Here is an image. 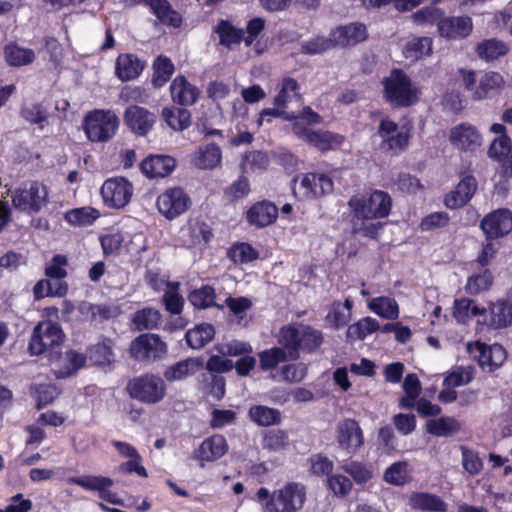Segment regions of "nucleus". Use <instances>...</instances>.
Returning a JSON list of instances; mask_svg holds the SVG:
<instances>
[{
  "instance_id": "nucleus-1",
  "label": "nucleus",
  "mask_w": 512,
  "mask_h": 512,
  "mask_svg": "<svg viewBox=\"0 0 512 512\" xmlns=\"http://www.w3.org/2000/svg\"><path fill=\"white\" fill-rule=\"evenodd\" d=\"M277 340L279 345L289 349L291 360L296 361L301 352H317L324 343V334L308 324H287L280 328Z\"/></svg>"
},
{
  "instance_id": "nucleus-2",
  "label": "nucleus",
  "mask_w": 512,
  "mask_h": 512,
  "mask_svg": "<svg viewBox=\"0 0 512 512\" xmlns=\"http://www.w3.org/2000/svg\"><path fill=\"white\" fill-rule=\"evenodd\" d=\"M382 97L393 108H408L417 104L421 91L401 68H392L381 80Z\"/></svg>"
},
{
  "instance_id": "nucleus-3",
  "label": "nucleus",
  "mask_w": 512,
  "mask_h": 512,
  "mask_svg": "<svg viewBox=\"0 0 512 512\" xmlns=\"http://www.w3.org/2000/svg\"><path fill=\"white\" fill-rule=\"evenodd\" d=\"M390 194L379 189H370L364 194H355L348 200L352 219L369 221L387 218L392 210Z\"/></svg>"
},
{
  "instance_id": "nucleus-4",
  "label": "nucleus",
  "mask_w": 512,
  "mask_h": 512,
  "mask_svg": "<svg viewBox=\"0 0 512 512\" xmlns=\"http://www.w3.org/2000/svg\"><path fill=\"white\" fill-rule=\"evenodd\" d=\"M65 340V334L58 321H39L32 330L28 342V353L31 356H40L50 352L49 360H60L62 353L55 351Z\"/></svg>"
},
{
  "instance_id": "nucleus-5",
  "label": "nucleus",
  "mask_w": 512,
  "mask_h": 512,
  "mask_svg": "<svg viewBox=\"0 0 512 512\" xmlns=\"http://www.w3.org/2000/svg\"><path fill=\"white\" fill-rule=\"evenodd\" d=\"M334 191L333 178L324 172H307L292 180L293 195L300 201L319 200Z\"/></svg>"
},
{
  "instance_id": "nucleus-6",
  "label": "nucleus",
  "mask_w": 512,
  "mask_h": 512,
  "mask_svg": "<svg viewBox=\"0 0 512 512\" xmlns=\"http://www.w3.org/2000/svg\"><path fill=\"white\" fill-rule=\"evenodd\" d=\"M119 127V119L111 110L93 109L82 120V129L86 138L93 143L111 140Z\"/></svg>"
},
{
  "instance_id": "nucleus-7",
  "label": "nucleus",
  "mask_w": 512,
  "mask_h": 512,
  "mask_svg": "<svg viewBox=\"0 0 512 512\" xmlns=\"http://www.w3.org/2000/svg\"><path fill=\"white\" fill-rule=\"evenodd\" d=\"M306 500V488L297 482H289L274 490L264 505L265 512H297Z\"/></svg>"
},
{
  "instance_id": "nucleus-8",
  "label": "nucleus",
  "mask_w": 512,
  "mask_h": 512,
  "mask_svg": "<svg viewBox=\"0 0 512 512\" xmlns=\"http://www.w3.org/2000/svg\"><path fill=\"white\" fill-rule=\"evenodd\" d=\"M167 353V343L158 334L143 333L130 342V357L144 364L162 360Z\"/></svg>"
},
{
  "instance_id": "nucleus-9",
  "label": "nucleus",
  "mask_w": 512,
  "mask_h": 512,
  "mask_svg": "<svg viewBox=\"0 0 512 512\" xmlns=\"http://www.w3.org/2000/svg\"><path fill=\"white\" fill-rule=\"evenodd\" d=\"M167 393L165 380L153 373H145L130 381V398L142 403L156 404L164 399Z\"/></svg>"
},
{
  "instance_id": "nucleus-10",
  "label": "nucleus",
  "mask_w": 512,
  "mask_h": 512,
  "mask_svg": "<svg viewBox=\"0 0 512 512\" xmlns=\"http://www.w3.org/2000/svg\"><path fill=\"white\" fill-rule=\"evenodd\" d=\"M292 132L299 139L317 148L321 152H328L339 148L345 141L341 134L331 131H315L304 125L301 121L292 123Z\"/></svg>"
},
{
  "instance_id": "nucleus-11",
  "label": "nucleus",
  "mask_w": 512,
  "mask_h": 512,
  "mask_svg": "<svg viewBox=\"0 0 512 512\" xmlns=\"http://www.w3.org/2000/svg\"><path fill=\"white\" fill-rule=\"evenodd\" d=\"M335 438L338 448L351 457L356 455L365 443L359 422L352 418H345L337 424Z\"/></svg>"
},
{
  "instance_id": "nucleus-12",
  "label": "nucleus",
  "mask_w": 512,
  "mask_h": 512,
  "mask_svg": "<svg viewBox=\"0 0 512 512\" xmlns=\"http://www.w3.org/2000/svg\"><path fill=\"white\" fill-rule=\"evenodd\" d=\"M190 204V197L181 187L167 188L156 200L159 213L170 221L184 214Z\"/></svg>"
},
{
  "instance_id": "nucleus-13",
  "label": "nucleus",
  "mask_w": 512,
  "mask_h": 512,
  "mask_svg": "<svg viewBox=\"0 0 512 512\" xmlns=\"http://www.w3.org/2000/svg\"><path fill=\"white\" fill-rule=\"evenodd\" d=\"M480 228L486 240L502 238L512 231V212L507 208L493 210L483 217Z\"/></svg>"
},
{
  "instance_id": "nucleus-14",
  "label": "nucleus",
  "mask_w": 512,
  "mask_h": 512,
  "mask_svg": "<svg viewBox=\"0 0 512 512\" xmlns=\"http://www.w3.org/2000/svg\"><path fill=\"white\" fill-rule=\"evenodd\" d=\"M449 141L459 151L474 152L482 144V135L474 125L462 122L450 129Z\"/></svg>"
},
{
  "instance_id": "nucleus-15",
  "label": "nucleus",
  "mask_w": 512,
  "mask_h": 512,
  "mask_svg": "<svg viewBox=\"0 0 512 512\" xmlns=\"http://www.w3.org/2000/svg\"><path fill=\"white\" fill-rule=\"evenodd\" d=\"M474 29L473 20L468 15L446 16L439 23L438 35L448 41L464 40Z\"/></svg>"
},
{
  "instance_id": "nucleus-16",
  "label": "nucleus",
  "mask_w": 512,
  "mask_h": 512,
  "mask_svg": "<svg viewBox=\"0 0 512 512\" xmlns=\"http://www.w3.org/2000/svg\"><path fill=\"white\" fill-rule=\"evenodd\" d=\"M228 449L226 438L221 434H213L205 438L193 451V459L200 462V467H204L206 462H215L222 458Z\"/></svg>"
},
{
  "instance_id": "nucleus-17",
  "label": "nucleus",
  "mask_w": 512,
  "mask_h": 512,
  "mask_svg": "<svg viewBox=\"0 0 512 512\" xmlns=\"http://www.w3.org/2000/svg\"><path fill=\"white\" fill-rule=\"evenodd\" d=\"M45 203L46 194L40 196V184L37 181L31 182L28 189H16L12 196L13 206L20 211L38 213Z\"/></svg>"
},
{
  "instance_id": "nucleus-18",
  "label": "nucleus",
  "mask_w": 512,
  "mask_h": 512,
  "mask_svg": "<svg viewBox=\"0 0 512 512\" xmlns=\"http://www.w3.org/2000/svg\"><path fill=\"white\" fill-rule=\"evenodd\" d=\"M101 195L107 207H125L128 204V180L125 177L107 179L101 187Z\"/></svg>"
},
{
  "instance_id": "nucleus-19",
  "label": "nucleus",
  "mask_w": 512,
  "mask_h": 512,
  "mask_svg": "<svg viewBox=\"0 0 512 512\" xmlns=\"http://www.w3.org/2000/svg\"><path fill=\"white\" fill-rule=\"evenodd\" d=\"M278 218V207L269 200H261L252 204L245 213V219L250 226L265 228Z\"/></svg>"
},
{
  "instance_id": "nucleus-20",
  "label": "nucleus",
  "mask_w": 512,
  "mask_h": 512,
  "mask_svg": "<svg viewBox=\"0 0 512 512\" xmlns=\"http://www.w3.org/2000/svg\"><path fill=\"white\" fill-rule=\"evenodd\" d=\"M484 322L494 330L510 327L512 325V302L504 298L490 302Z\"/></svg>"
},
{
  "instance_id": "nucleus-21",
  "label": "nucleus",
  "mask_w": 512,
  "mask_h": 512,
  "mask_svg": "<svg viewBox=\"0 0 512 512\" xmlns=\"http://www.w3.org/2000/svg\"><path fill=\"white\" fill-rule=\"evenodd\" d=\"M169 90L173 103L182 107L194 105L200 97L199 88L190 83L184 75H177L172 80Z\"/></svg>"
},
{
  "instance_id": "nucleus-22",
  "label": "nucleus",
  "mask_w": 512,
  "mask_h": 512,
  "mask_svg": "<svg viewBox=\"0 0 512 512\" xmlns=\"http://www.w3.org/2000/svg\"><path fill=\"white\" fill-rule=\"evenodd\" d=\"M335 46L351 47L365 41L368 38L366 25L361 22H352L339 26L330 34Z\"/></svg>"
},
{
  "instance_id": "nucleus-23",
  "label": "nucleus",
  "mask_w": 512,
  "mask_h": 512,
  "mask_svg": "<svg viewBox=\"0 0 512 512\" xmlns=\"http://www.w3.org/2000/svg\"><path fill=\"white\" fill-rule=\"evenodd\" d=\"M175 167V158L162 154L149 155L140 164L142 173L150 179L164 178L170 175Z\"/></svg>"
},
{
  "instance_id": "nucleus-24",
  "label": "nucleus",
  "mask_w": 512,
  "mask_h": 512,
  "mask_svg": "<svg viewBox=\"0 0 512 512\" xmlns=\"http://www.w3.org/2000/svg\"><path fill=\"white\" fill-rule=\"evenodd\" d=\"M477 189L474 176L466 175L444 198V204L449 209H458L465 206L473 197Z\"/></svg>"
},
{
  "instance_id": "nucleus-25",
  "label": "nucleus",
  "mask_w": 512,
  "mask_h": 512,
  "mask_svg": "<svg viewBox=\"0 0 512 512\" xmlns=\"http://www.w3.org/2000/svg\"><path fill=\"white\" fill-rule=\"evenodd\" d=\"M204 367L202 357H187L165 368L164 379L168 382L182 381L193 376Z\"/></svg>"
},
{
  "instance_id": "nucleus-26",
  "label": "nucleus",
  "mask_w": 512,
  "mask_h": 512,
  "mask_svg": "<svg viewBox=\"0 0 512 512\" xmlns=\"http://www.w3.org/2000/svg\"><path fill=\"white\" fill-rule=\"evenodd\" d=\"M222 161V150L214 142L199 145L191 157L192 164L201 170H212Z\"/></svg>"
},
{
  "instance_id": "nucleus-27",
  "label": "nucleus",
  "mask_w": 512,
  "mask_h": 512,
  "mask_svg": "<svg viewBox=\"0 0 512 512\" xmlns=\"http://www.w3.org/2000/svg\"><path fill=\"white\" fill-rule=\"evenodd\" d=\"M478 364L485 372H494L506 361V350L500 344H479Z\"/></svg>"
},
{
  "instance_id": "nucleus-28",
  "label": "nucleus",
  "mask_w": 512,
  "mask_h": 512,
  "mask_svg": "<svg viewBox=\"0 0 512 512\" xmlns=\"http://www.w3.org/2000/svg\"><path fill=\"white\" fill-rule=\"evenodd\" d=\"M341 469L348 475L353 484L355 483L361 488L366 487L374 478V466L369 462L359 460L344 461Z\"/></svg>"
},
{
  "instance_id": "nucleus-29",
  "label": "nucleus",
  "mask_w": 512,
  "mask_h": 512,
  "mask_svg": "<svg viewBox=\"0 0 512 512\" xmlns=\"http://www.w3.org/2000/svg\"><path fill=\"white\" fill-rule=\"evenodd\" d=\"M145 6L149 7L151 13L163 25L173 28H179L182 25L183 19L181 14L173 9L168 0H148Z\"/></svg>"
},
{
  "instance_id": "nucleus-30",
  "label": "nucleus",
  "mask_w": 512,
  "mask_h": 512,
  "mask_svg": "<svg viewBox=\"0 0 512 512\" xmlns=\"http://www.w3.org/2000/svg\"><path fill=\"white\" fill-rule=\"evenodd\" d=\"M510 51L508 43L498 38L484 39L476 44L475 53L486 62H493L506 56Z\"/></svg>"
},
{
  "instance_id": "nucleus-31",
  "label": "nucleus",
  "mask_w": 512,
  "mask_h": 512,
  "mask_svg": "<svg viewBox=\"0 0 512 512\" xmlns=\"http://www.w3.org/2000/svg\"><path fill=\"white\" fill-rule=\"evenodd\" d=\"M152 70L151 85L154 89H160L172 78L175 65L168 56L160 54L153 60Z\"/></svg>"
},
{
  "instance_id": "nucleus-32",
  "label": "nucleus",
  "mask_w": 512,
  "mask_h": 512,
  "mask_svg": "<svg viewBox=\"0 0 512 512\" xmlns=\"http://www.w3.org/2000/svg\"><path fill=\"white\" fill-rule=\"evenodd\" d=\"M219 38V45L231 48L233 45H240L244 42V29L237 28L227 19H220L213 29Z\"/></svg>"
},
{
  "instance_id": "nucleus-33",
  "label": "nucleus",
  "mask_w": 512,
  "mask_h": 512,
  "mask_svg": "<svg viewBox=\"0 0 512 512\" xmlns=\"http://www.w3.org/2000/svg\"><path fill=\"white\" fill-rule=\"evenodd\" d=\"M87 357L84 353L70 349L65 352L63 362L54 369L57 379H65L76 374L86 364Z\"/></svg>"
},
{
  "instance_id": "nucleus-34",
  "label": "nucleus",
  "mask_w": 512,
  "mask_h": 512,
  "mask_svg": "<svg viewBox=\"0 0 512 512\" xmlns=\"http://www.w3.org/2000/svg\"><path fill=\"white\" fill-rule=\"evenodd\" d=\"M249 419L258 426L269 427L282 421L281 411L265 405H252L248 410Z\"/></svg>"
},
{
  "instance_id": "nucleus-35",
  "label": "nucleus",
  "mask_w": 512,
  "mask_h": 512,
  "mask_svg": "<svg viewBox=\"0 0 512 512\" xmlns=\"http://www.w3.org/2000/svg\"><path fill=\"white\" fill-rule=\"evenodd\" d=\"M259 368L262 371H269L277 368L280 363L292 361L289 349L283 346H273L258 352Z\"/></svg>"
},
{
  "instance_id": "nucleus-36",
  "label": "nucleus",
  "mask_w": 512,
  "mask_h": 512,
  "mask_svg": "<svg viewBox=\"0 0 512 512\" xmlns=\"http://www.w3.org/2000/svg\"><path fill=\"white\" fill-rule=\"evenodd\" d=\"M155 115L146 108L130 106V129L140 136L146 135L155 123Z\"/></svg>"
},
{
  "instance_id": "nucleus-37",
  "label": "nucleus",
  "mask_w": 512,
  "mask_h": 512,
  "mask_svg": "<svg viewBox=\"0 0 512 512\" xmlns=\"http://www.w3.org/2000/svg\"><path fill=\"white\" fill-rule=\"evenodd\" d=\"M162 117L174 131H183L191 125V112L186 107H164Z\"/></svg>"
},
{
  "instance_id": "nucleus-38",
  "label": "nucleus",
  "mask_w": 512,
  "mask_h": 512,
  "mask_svg": "<svg viewBox=\"0 0 512 512\" xmlns=\"http://www.w3.org/2000/svg\"><path fill=\"white\" fill-rule=\"evenodd\" d=\"M214 326L210 323H201L185 333L187 345L192 349H201L213 340Z\"/></svg>"
},
{
  "instance_id": "nucleus-39",
  "label": "nucleus",
  "mask_w": 512,
  "mask_h": 512,
  "mask_svg": "<svg viewBox=\"0 0 512 512\" xmlns=\"http://www.w3.org/2000/svg\"><path fill=\"white\" fill-rule=\"evenodd\" d=\"M433 39L428 36H416L406 42L403 54L405 58L419 60L432 54Z\"/></svg>"
},
{
  "instance_id": "nucleus-40",
  "label": "nucleus",
  "mask_w": 512,
  "mask_h": 512,
  "mask_svg": "<svg viewBox=\"0 0 512 512\" xmlns=\"http://www.w3.org/2000/svg\"><path fill=\"white\" fill-rule=\"evenodd\" d=\"M504 84V78L500 73L495 71L486 72L481 76L473 96L475 99H485L490 94L501 90Z\"/></svg>"
},
{
  "instance_id": "nucleus-41",
  "label": "nucleus",
  "mask_w": 512,
  "mask_h": 512,
  "mask_svg": "<svg viewBox=\"0 0 512 512\" xmlns=\"http://www.w3.org/2000/svg\"><path fill=\"white\" fill-rule=\"evenodd\" d=\"M445 11L442 8L434 5L424 6L417 11L413 12L410 16L412 23L417 26H436L437 33L439 32V23H441Z\"/></svg>"
},
{
  "instance_id": "nucleus-42",
  "label": "nucleus",
  "mask_w": 512,
  "mask_h": 512,
  "mask_svg": "<svg viewBox=\"0 0 512 512\" xmlns=\"http://www.w3.org/2000/svg\"><path fill=\"white\" fill-rule=\"evenodd\" d=\"M100 217V212L90 206L70 209L65 212L64 220L74 227L92 225Z\"/></svg>"
},
{
  "instance_id": "nucleus-43",
  "label": "nucleus",
  "mask_w": 512,
  "mask_h": 512,
  "mask_svg": "<svg viewBox=\"0 0 512 512\" xmlns=\"http://www.w3.org/2000/svg\"><path fill=\"white\" fill-rule=\"evenodd\" d=\"M410 505L414 509L430 512H444L446 503L437 495L427 492H415L410 496Z\"/></svg>"
},
{
  "instance_id": "nucleus-44",
  "label": "nucleus",
  "mask_w": 512,
  "mask_h": 512,
  "mask_svg": "<svg viewBox=\"0 0 512 512\" xmlns=\"http://www.w3.org/2000/svg\"><path fill=\"white\" fill-rule=\"evenodd\" d=\"M80 312L89 316L91 321H107L116 318L121 313L117 305L92 303H83L80 306Z\"/></svg>"
},
{
  "instance_id": "nucleus-45",
  "label": "nucleus",
  "mask_w": 512,
  "mask_h": 512,
  "mask_svg": "<svg viewBox=\"0 0 512 512\" xmlns=\"http://www.w3.org/2000/svg\"><path fill=\"white\" fill-rule=\"evenodd\" d=\"M379 328V322L375 318L363 317L348 327L346 337L349 341L364 340L368 335L378 331Z\"/></svg>"
},
{
  "instance_id": "nucleus-46",
  "label": "nucleus",
  "mask_w": 512,
  "mask_h": 512,
  "mask_svg": "<svg viewBox=\"0 0 512 512\" xmlns=\"http://www.w3.org/2000/svg\"><path fill=\"white\" fill-rule=\"evenodd\" d=\"M68 484L77 485L88 491H95L100 494L105 488H111L114 481L105 476L84 475L81 477H71L67 480Z\"/></svg>"
},
{
  "instance_id": "nucleus-47",
  "label": "nucleus",
  "mask_w": 512,
  "mask_h": 512,
  "mask_svg": "<svg viewBox=\"0 0 512 512\" xmlns=\"http://www.w3.org/2000/svg\"><path fill=\"white\" fill-rule=\"evenodd\" d=\"M368 307L383 319L396 320L399 317V307L394 298L375 297L369 302Z\"/></svg>"
},
{
  "instance_id": "nucleus-48",
  "label": "nucleus",
  "mask_w": 512,
  "mask_h": 512,
  "mask_svg": "<svg viewBox=\"0 0 512 512\" xmlns=\"http://www.w3.org/2000/svg\"><path fill=\"white\" fill-rule=\"evenodd\" d=\"M4 57L8 65L19 67L32 63L35 53L32 49L22 48L16 43H9L4 47Z\"/></svg>"
},
{
  "instance_id": "nucleus-49",
  "label": "nucleus",
  "mask_w": 512,
  "mask_h": 512,
  "mask_svg": "<svg viewBox=\"0 0 512 512\" xmlns=\"http://www.w3.org/2000/svg\"><path fill=\"white\" fill-rule=\"evenodd\" d=\"M460 423L453 417L443 416L438 419L428 420L426 431L434 436H450L459 432Z\"/></svg>"
},
{
  "instance_id": "nucleus-50",
  "label": "nucleus",
  "mask_w": 512,
  "mask_h": 512,
  "mask_svg": "<svg viewBox=\"0 0 512 512\" xmlns=\"http://www.w3.org/2000/svg\"><path fill=\"white\" fill-rule=\"evenodd\" d=\"M494 277L490 269L485 268L479 273L470 275L467 278L465 291L469 295H478L488 291L493 285Z\"/></svg>"
},
{
  "instance_id": "nucleus-51",
  "label": "nucleus",
  "mask_w": 512,
  "mask_h": 512,
  "mask_svg": "<svg viewBox=\"0 0 512 512\" xmlns=\"http://www.w3.org/2000/svg\"><path fill=\"white\" fill-rule=\"evenodd\" d=\"M20 116L31 125H37L39 129H43L48 124L49 113L42 103L34 102L22 106Z\"/></svg>"
},
{
  "instance_id": "nucleus-52",
  "label": "nucleus",
  "mask_w": 512,
  "mask_h": 512,
  "mask_svg": "<svg viewBox=\"0 0 512 512\" xmlns=\"http://www.w3.org/2000/svg\"><path fill=\"white\" fill-rule=\"evenodd\" d=\"M67 282H56L53 286L50 279H41L33 287V295L36 300L43 299L45 297H63L68 292Z\"/></svg>"
},
{
  "instance_id": "nucleus-53",
  "label": "nucleus",
  "mask_w": 512,
  "mask_h": 512,
  "mask_svg": "<svg viewBox=\"0 0 512 512\" xmlns=\"http://www.w3.org/2000/svg\"><path fill=\"white\" fill-rule=\"evenodd\" d=\"M261 444L269 452L282 451L289 444L288 432L283 429H269L263 434Z\"/></svg>"
},
{
  "instance_id": "nucleus-54",
  "label": "nucleus",
  "mask_w": 512,
  "mask_h": 512,
  "mask_svg": "<svg viewBox=\"0 0 512 512\" xmlns=\"http://www.w3.org/2000/svg\"><path fill=\"white\" fill-rule=\"evenodd\" d=\"M167 290L163 295V304L170 314L178 315L182 312L184 307V298L179 293V282H167Z\"/></svg>"
},
{
  "instance_id": "nucleus-55",
  "label": "nucleus",
  "mask_w": 512,
  "mask_h": 512,
  "mask_svg": "<svg viewBox=\"0 0 512 512\" xmlns=\"http://www.w3.org/2000/svg\"><path fill=\"white\" fill-rule=\"evenodd\" d=\"M228 258L234 263H249L259 258V251L250 243L238 242L233 244L227 251Z\"/></svg>"
},
{
  "instance_id": "nucleus-56",
  "label": "nucleus",
  "mask_w": 512,
  "mask_h": 512,
  "mask_svg": "<svg viewBox=\"0 0 512 512\" xmlns=\"http://www.w3.org/2000/svg\"><path fill=\"white\" fill-rule=\"evenodd\" d=\"M189 302L198 309H207L216 305L215 289L210 285H203L192 290L188 295Z\"/></svg>"
},
{
  "instance_id": "nucleus-57",
  "label": "nucleus",
  "mask_w": 512,
  "mask_h": 512,
  "mask_svg": "<svg viewBox=\"0 0 512 512\" xmlns=\"http://www.w3.org/2000/svg\"><path fill=\"white\" fill-rule=\"evenodd\" d=\"M329 491L337 498H346L353 490L352 480L342 473H332L326 480Z\"/></svg>"
},
{
  "instance_id": "nucleus-58",
  "label": "nucleus",
  "mask_w": 512,
  "mask_h": 512,
  "mask_svg": "<svg viewBox=\"0 0 512 512\" xmlns=\"http://www.w3.org/2000/svg\"><path fill=\"white\" fill-rule=\"evenodd\" d=\"M161 320V314L153 308H143L137 311L132 318V323L139 331L153 330L158 327Z\"/></svg>"
},
{
  "instance_id": "nucleus-59",
  "label": "nucleus",
  "mask_w": 512,
  "mask_h": 512,
  "mask_svg": "<svg viewBox=\"0 0 512 512\" xmlns=\"http://www.w3.org/2000/svg\"><path fill=\"white\" fill-rule=\"evenodd\" d=\"M269 163L270 160L266 152L252 150L243 155L241 169L243 172L247 170L252 172L264 171L268 168Z\"/></svg>"
},
{
  "instance_id": "nucleus-60",
  "label": "nucleus",
  "mask_w": 512,
  "mask_h": 512,
  "mask_svg": "<svg viewBox=\"0 0 512 512\" xmlns=\"http://www.w3.org/2000/svg\"><path fill=\"white\" fill-rule=\"evenodd\" d=\"M300 86L298 82L291 77L283 78L281 81V87L276 96L274 97V105L278 108L285 109L287 104L291 100V94L299 96L298 91Z\"/></svg>"
},
{
  "instance_id": "nucleus-61",
  "label": "nucleus",
  "mask_w": 512,
  "mask_h": 512,
  "mask_svg": "<svg viewBox=\"0 0 512 512\" xmlns=\"http://www.w3.org/2000/svg\"><path fill=\"white\" fill-rule=\"evenodd\" d=\"M251 191L250 181L245 175H240L235 181L227 186L223 193L224 197L234 203L245 198Z\"/></svg>"
},
{
  "instance_id": "nucleus-62",
  "label": "nucleus",
  "mask_w": 512,
  "mask_h": 512,
  "mask_svg": "<svg viewBox=\"0 0 512 512\" xmlns=\"http://www.w3.org/2000/svg\"><path fill=\"white\" fill-rule=\"evenodd\" d=\"M202 381L207 394L211 395L217 401L224 398L226 393V381L223 376L217 374H202Z\"/></svg>"
},
{
  "instance_id": "nucleus-63",
  "label": "nucleus",
  "mask_w": 512,
  "mask_h": 512,
  "mask_svg": "<svg viewBox=\"0 0 512 512\" xmlns=\"http://www.w3.org/2000/svg\"><path fill=\"white\" fill-rule=\"evenodd\" d=\"M90 360L97 366L109 365L114 361V353L110 341L95 344L89 350Z\"/></svg>"
},
{
  "instance_id": "nucleus-64",
  "label": "nucleus",
  "mask_w": 512,
  "mask_h": 512,
  "mask_svg": "<svg viewBox=\"0 0 512 512\" xmlns=\"http://www.w3.org/2000/svg\"><path fill=\"white\" fill-rule=\"evenodd\" d=\"M488 156L498 163L499 174L502 178L512 179V145H508V149L503 150L502 154L497 150L488 152Z\"/></svg>"
}]
</instances>
